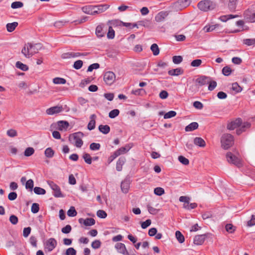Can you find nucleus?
I'll return each instance as SVG.
<instances>
[{
  "instance_id": "1",
  "label": "nucleus",
  "mask_w": 255,
  "mask_h": 255,
  "mask_svg": "<svg viewBox=\"0 0 255 255\" xmlns=\"http://www.w3.org/2000/svg\"><path fill=\"white\" fill-rule=\"evenodd\" d=\"M41 48V45L40 43L33 44L27 43L24 45V46L22 49L21 53L25 57L29 58L34 54L38 53Z\"/></svg>"
},
{
  "instance_id": "2",
  "label": "nucleus",
  "mask_w": 255,
  "mask_h": 255,
  "mask_svg": "<svg viewBox=\"0 0 255 255\" xmlns=\"http://www.w3.org/2000/svg\"><path fill=\"white\" fill-rule=\"evenodd\" d=\"M239 152L235 150L233 152L228 151L226 154V158L227 162L240 168L243 166V160L238 156Z\"/></svg>"
},
{
  "instance_id": "3",
  "label": "nucleus",
  "mask_w": 255,
  "mask_h": 255,
  "mask_svg": "<svg viewBox=\"0 0 255 255\" xmlns=\"http://www.w3.org/2000/svg\"><path fill=\"white\" fill-rule=\"evenodd\" d=\"M84 134L82 132L74 133L69 135V140L72 142L77 147L80 148L83 144L82 138Z\"/></svg>"
},
{
  "instance_id": "4",
  "label": "nucleus",
  "mask_w": 255,
  "mask_h": 255,
  "mask_svg": "<svg viewBox=\"0 0 255 255\" xmlns=\"http://www.w3.org/2000/svg\"><path fill=\"white\" fill-rule=\"evenodd\" d=\"M197 6L201 11H208L214 9L216 7V4L211 0H204L200 1Z\"/></svg>"
},
{
  "instance_id": "5",
  "label": "nucleus",
  "mask_w": 255,
  "mask_h": 255,
  "mask_svg": "<svg viewBox=\"0 0 255 255\" xmlns=\"http://www.w3.org/2000/svg\"><path fill=\"white\" fill-rule=\"evenodd\" d=\"M47 183L51 189L54 191L53 195L54 197L57 198L64 197L59 186L51 181H48Z\"/></svg>"
},
{
  "instance_id": "6",
  "label": "nucleus",
  "mask_w": 255,
  "mask_h": 255,
  "mask_svg": "<svg viewBox=\"0 0 255 255\" xmlns=\"http://www.w3.org/2000/svg\"><path fill=\"white\" fill-rule=\"evenodd\" d=\"M115 80L116 75L114 72L108 71L105 73L104 75V80L107 85H112L115 81Z\"/></svg>"
},
{
  "instance_id": "7",
  "label": "nucleus",
  "mask_w": 255,
  "mask_h": 255,
  "mask_svg": "<svg viewBox=\"0 0 255 255\" xmlns=\"http://www.w3.org/2000/svg\"><path fill=\"white\" fill-rule=\"evenodd\" d=\"M234 144V136L229 133L224 134V149H228Z\"/></svg>"
},
{
  "instance_id": "8",
  "label": "nucleus",
  "mask_w": 255,
  "mask_h": 255,
  "mask_svg": "<svg viewBox=\"0 0 255 255\" xmlns=\"http://www.w3.org/2000/svg\"><path fill=\"white\" fill-rule=\"evenodd\" d=\"M57 241L54 238L49 239L45 244V248L48 251L51 252L57 246Z\"/></svg>"
},
{
  "instance_id": "9",
  "label": "nucleus",
  "mask_w": 255,
  "mask_h": 255,
  "mask_svg": "<svg viewBox=\"0 0 255 255\" xmlns=\"http://www.w3.org/2000/svg\"><path fill=\"white\" fill-rule=\"evenodd\" d=\"M63 111V108L61 106H57L51 107L46 110V113L47 115H52L62 112Z\"/></svg>"
},
{
  "instance_id": "10",
  "label": "nucleus",
  "mask_w": 255,
  "mask_h": 255,
  "mask_svg": "<svg viewBox=\"0 0 255 255\" xmlns=\"http://www.w3.org/2000/svg\"><path fill=\"white\" fill-rule=\"evenodd\" d=\"M242 123V119L239 118L228 124L227 128L229 130H233L241 126Z\"/></svg>"
},
{
  "instance_id": "11",
  "label": "nucleus",
  "mask_w": 255,
  "mask_h": 255,
  "mask_svg": "<svg viewBox=\"0 0 255 255\" xmlns=\"http://www.w3.org/2000/svg\"><path fill=\"white\" fill-rule=\"evenodd\" d=\"M87 53H80V52H67L64 53L62 55L63 59H68L71 58H75L81 56H86Z\"/></svg>"
},
{
  "instance_id": "12",
  "label": "nucleus",
  "mask_w": 255,
  "mask_h": 255,
  "mask_svg": "<svg viewBox=\"0 0 255 255\" xmlns=\"http://www.w3.org/2000/svg\"><path fill=\"white\" fill-rule=\"evenodd\" d=\"M115 248L119 253L124 255H129L125 244L121 243H117L115 245Z\"/></svg>"
},
{
  "instance_id": "13",
  "label": "nucleus",
  "mask_w": 255,
  "mask_h": 255,
  "mask_svg": "<svg viewBox=\"0 0 255 255\" xmlns=\"http://www.w3.org/2000/svg\"><path fill=\"white\" fill-rule=\"evenodd\" d=\"M94 7H96V8L94 9V11H93L94 14L95 15L106 11L109 7V5L108 4H101L95 5L94 6Z\"/></svg>"
},
{
  "instance_id": "14",
  "label": "nucleus",
  "mask_w": 255,
  "mask_h": 255,
  "mask_svg": "<svg viewBox=\"0 0 255 255\" xmlns=\"http://www.w3.org/2000/svg\"><path fill=\"white\" fill-rule=\"evenodd\" d=\"M168 12L166 11H162L158 13L155 16V20L157 22L163 21L168 16Z\"/></svg>"
},
{
  "instance_id": "15",
  "label": "nucleus",
  "mask_w": 255,
  "mask_h": 255,
  "mask_svg": "<svg viewBox=\"0 0 255 255\" xmlns=\"http://www.w3.org/2000/svg\"><path fill=\"white\" fill-rule=\"evenodd\" d=\"M210 81V77L205 76H200L196 80V83H197L200 86L208 84Z\"/></svg>"
},
{
  "instance_id": "16",
  "label": "nucleus",
  "mask_w": 255,
  "mask_h": 255,
  "mask_svg": "<svg viewBox=\"0 0 255 255\" xmlns=\"http://www.w3.org/2000/svg\"><path fill=\"white\" fill-rule=\"evenodd\" d=\"M130 185V180L129 178H126L121 183V189L123 193H127L128 191Z\"/></svg>"
},
{
  "instance_id": "17",
  "label": "nucleus",
  "mask_w": 255,
  "mask_h": 255,
  "mask_svg": "<svg viewBox=\"0 0 255 255\" xmlns=\"http://www.w3.org/2000/svg\"><path fill=\"white\" fill-rule=\"evenodd\" d=\"M244 15L245 19L248 22H255V12L252 13L249 11H246L244 12Z\"/></svg>"
},
{
  "instance_id": "18",
  "label": "nucleus",
  "mask_w": 255,
  "mask_h": 255,
  "mask_svg": "<svg viewBox=\"0 0 255 255\" xmlns=\"http://www.w3.org/2000/svg\"><path fill=\"white\" fill-rule=\"evenodd\" d=\"M57 129L59 130L66 131L69 126V124L67 121H60L57 122Z\"/></svg>"
},
{
  "instance_id": "19",
  "label": "nucleus",
  "mask_w": 255,
  "mask_h": 255,
  "mask_svg": "<svg viewBox=\"0 0 255 255\" xmlns=\"http://www.w3.org/2000/svg\"><path fill=\"white\" fill-rule=\"evenodd\" d=\"M79 222L81 224H84L86 226H91L95 224V221L93 218H87L86 219L80 218L79 219Z\"/></svg>"
},
{
  "instance_id": "20",
  "label": "nucleus",
  "mask_w": 255,
  "mask_h": 255,
  "mask_svg": "<svg viewBox=\"0 0 255 255\" xmlns=\"http://www.w3.org/2000/svg\"><path fill=\"white\" fill-rule=\"evenodd\" d=\"M97 116L95 114H93L90 116V121L88 125L87 128L89 130H91L95 128L96 121L95 120Z\"/></svg>"
},
{
  "instance_id": "21",
  "label": "nucleus",
  "mask_w": 255,
  "mask_h": 255,
  "mask_svg": "<svg viewBox=\"0 0 255 255\" xmlns=\"http://www.w3.org/2000/svg\"><path fill=\"white\" fill-rule=\"evenodd\" d=\"M194 144L200 147H204L206 146L205 141L201 137H196L194 138Z\"/></svg>"
},
{
  "instance_id": "22",
  "label": "nucleus",
  "mask_w": 255,
  "mask_h": 255,
  "mask_svg": "<svg viewBox=\"0 0 255 255\" xmlns=\"http://www.w3.org/2000/svg\"><path fill=\"white\" fill-rule=\"evenodd\" d=\"M205 238V235L196 236L194 239V243L197 245H201L204 243Z\"/></svg>"
},
{
  "instance_id": "23",
  "label": "nucleus",
  "mask_w": 255,
  "mask_h": 255,
  "mask_svg": "<svg viewBox=\"0 0 255 255\" xmlns=\"http://www.w3.org/2000/svg\"><path fill=\"white\" fill-rule=\"evenodd\" d=\"M251 124L248 122L244 123L243 125L240 128L237 129L236 130V133L238 135L241 134L242 132L246 131L247 128H249L251 127Z\"/></svg>"
},
{
  "instance_id": "24",
  "label": "nucleus",
  "mask_w": 255,
  "mask_h": 255,
  "mask_svg": "<svg viewBox=\"0 0 255 255\" xmlns=\"http://www.w3.org/2000/svg\"><path fill=\"white\" fill-rule=\"evenodd\" d=\"M96 7H94V5H87L83 6L82 8V10L85 13L94 15L93 11H94V9Z\"/></svg>"
},
{
  "instance_id": "25",
  "label": "nucleus",
  "mask_w": 255,
  "mask_h": 255,
  "mask_svg": "<svg viewBox=\"0 0 255 255\" xmlns=\"http://www.w3.org/2000/svg\"><path fill=\"white\" fill-rule=\"evenodd\" d=\"M198 126L199 125L197 122H193L187 126L185 128V130L187 132L191 131L198 128Z\"/></svg>"
},
{
  "instance_id": "26",
  "label": "nucleus",
  "mask_w": 255,
  "mask_h": 255,
  "mask_svg": "<svg viewBox=\"0 0 255 255\" xmlns=\"http://www.w3.org/2000/svg\"><path fill=\"white\" fill-rule=\"evenodd\" d=\"M238 0H229L228 7L231 11L234 12L236 10Z\"/></svg>"
},
{
  "instance_id": "27",
  "label": "nucleus",
  "mask_w": 255,
  "mask_h": 255,
  "mask_svg": "<svg viewBox=\"0 0 255 255\" xmlns=\"http://www.w3.org/2000/svg\"><path fill=\"white\" fill-rule=\"evenodd\" d=\"M183 73V70L181 68H176L168 71V73L171 76H178Z\"/></svg>"
},
{
  "instance_id": "28",
  "label": "nucleus",
  "mask_w": 255,
  "mask_h": 255,
  "mask_svg": "<svg viewBox=\"0 0 255 255\" xmlns=\"http://www.w3.org/2000/svg\"><path fill=\"white\" fill-rule=\"evenodd\" d=\"M18 22H13L12 23H8L6 25V29L8 32H11L13 31L15 28L18 26Z\"/></svg>"
},
{
  "instance_id": "29",
  "label": "nucleus",
  "mask_w": 255,
  "mask_h": 255,
  "mask_svg": "<svg viewBox=\"0 0 255 255\" xmlns=\"http://www.w3.org/2000/svg\"><path fill=\"white\" fill-rule=\"evenodd\" d=\"M122 24V21L121 20H119L118 19H114L112 20H109L108 22V25L109 26H111L112 27L113 26L116 27V26H121Z\"/></svg>"
},
{
  "instance_id": "30",
  "label": "nucleus",
  "mask_w": 255,
  "mask_h": 255,
  "mask_svg": "<svg viewBox=\"0 0 255 255\" xmlns=\"http://www.w3.org/2000/svg\"><path fill=\"white\" fill-rule=\"evenodd\" d=\"M225 228L226 231L230 234L234 233L237 229L236 227L232 224H227L225 226Z\"/></svg>"
},
{
  "instance_id": "31",
  "label": "nucleus",
  "mask_w": 255,
  "mask_h": 255,
  "mask_svg": "<svg viewBox=\"0 0 255 255\" xmlns=\"http://www.w3.org/2000/svg\"><path fill=\"white\" fill-rule=\"evenodd\" d=\"M125 162V158L123 157L120 158L117 162L116 169L118 171H121L122 170V166Z\"/></svg>"
},
{
  "instance_id": "32",
  "label": "nucleus",
  "mask_w": 255,
  "mask_h": 255,
  "mask_svg": "<svg viewBox=\"0 0 255 255\" xmlns=\"http://www.w3.org/2000/svg\"><path fill=\"white\" fill-rule=\"evenodd\" d=\"M131 148V146L128 144L124 147H122L119 149L117 150L116 151L119 153V155L122 154L127 153Z\"/></svg>"
},
{
  "instance_id": "33",
  "label": "nucleus",
  "mask_w": 255,
  "mask_h": 255,
  "mask_svg": "<svg viewBox=\"0 0 255 255\" xmlns=\"http://www.w3.org/2000/svg\"><path fill=\"white\" fill-rule=\"evenodd\" d=\"M15 66L17 68H18L23 71H26L28 70V66L20 61H17L16 62Z\"/></svg>"
},
{
  "instance_id": "34",
  "label": "nucleus",
  "mask_w": 255,
  "mask_h": 255,
  "mask_svg": "<svg viewBox=\"0 0 255 255\" xmlns=\"http://www.w3.org/2000/svg\"><path fill=\"white\" fill-rule=\"evenodd\" d=\"M99 130L104 134H107L110 132V128L108 125H100Z\"/></svg>"
},
{
  "instance_id": "35",
  "label": "nucleus",
  "mask_w": 255,
  "mask_h": 255,
  "mask_svg": "<svg viewBox=\"0 0 255 255\" xmlns=\"http://www.w3.org/2000/svg\"><path fill=\"white\" fill-rule=\"evenodd\" d=\"M231 89L235 93L241 92L242 90V87L237 82L232 84Z\"/></svg>"
},
{
  "instance_id": "36",
  "label": "nucleus",
  "mask_w": 255,
  "mask_h": 255,
  "mask_svg": "<svg viewBox=\"0 0 255 255\" xmlns=\"http://www.w3.org/2000/svg\"><path fill=\"white\" fill-rule=\"evenodd\" d=\"M96 34L98 37H102L105 35L103 31V27L101 25H98L96 29Z\"/></svg>"
},
{
  "instance_id": "37",
  "label": "nucleus",
  "mask_w": 255,
  "mask_h": 255,
  "mask_svg": "<svg viewBox=\"0 0 255 255\" xmlns=\"http://www.w3.org/2000/svg\"><path fill=\"white\" fill-rule=\"evenodd\" d=\"M175 236L177 240L180 243H183L184 242V237L180 231H176L175 233Z\"/></svg>"
},
{
  "instance_id": "38",
  "label": "nucleus",
  "mask_w": 255,
  "mask_h": 255,
  "mask_svg": "<svg viewBox=\"0 0 255 255\" xmlns=\"http://www.w3.org/2000/svg\"><path fill=\"white\" fill-rule=\"evenodd\" d=\"M131 94L136 96H141L143 94H145L146 92L143 89H137L132 90Z\"/></svg>"
},
{
  "instance_id": "39",
  "label": "nucleus",
  "mask_w": 255,
  "mask_h": 255,
  "mask_svg": "<svg viewBox=\"0 0 255 255\" xmlns=\"http://www.w3.org/2000/svg\"><path fill=\"white\" fill-rule=\"evenodd\" d=\"M150 49L152 51L153 54L154 55H157L159 53V49L158 46L155 43H154L151 45L150 47Z\"/></svg>"
},
{
  "instance_id": "40",
  "label": "nucleus",
  "mask_w": 255,
  "mask_h": 255,
  "mask_svg": "<svg viewBox=\"0 0 255 255\" xmlns=\"http://www.w3.org/2000/svg\"><path fill=\"white\" fill-rule=\"evenodd\" d=\"M45 155L48 158H51L54 154V150L50 147L46 148L45 150Z\"/></svg>"
},
{
  "instance_id": "41",
  "label": "nucleus",
  "mask_w": 255,
  "mask_h": 255,
  "mask_svg": "<svg viewBox=\"0 0 255 255\" xmlns=\"http://www.w3.org/2000/svg\"><path fill=\"white\" fill-rule=\"evenodd\" d=\"M243 43L248 45L252 46L255 44V38H247L243 40Z\"/></svg>"
},
{
  "instance_id": "42",
  "label": "nucleus",
  "mask_w": 255,
  "mask_h": 255,
  "mask_svg": "<svg viewBox=\"0 0 255 255\" xmlns=\"http://www.w3.org/2000/svg\"><path fill=\"white\" fill-rule=\"evenodd\" d=\"M53 82L55 84H64L66 81L64 78L57 77L53 79Z\"/></svg>"
},
{
  "instance_id": "43",
  "label": "nucleus",
  "mask_w": 255,
  "mask_h": 255,
  "mask_svg": "<svg viewBox=\"0 0 255 255\" xmlns=\"http://www.w3.org/2000/svg\"><path fill=\"white\" fill-rule=\"evenodd\" d=\"M34 192L37 195H44L46 193V191L40 187H35L34 189Z\"/></svg>"
},
{
  "instance_id": "44",
  "label": "nucleus",
  "mask_w": 255,
  "mask_h": 255,
  "mask_svg": "<svg viewBox=\"0 0 255 255\" xmlns=\"http://www.w3.org/2000/svg\"><path fill=\"white\" fill-rule=\"evenodd\" d=\"M120 113V111L118 109H114L112 110L109 114V116L110 118L113 119L117 117Z\"/></svg>"
},
{
  "instance_id": "45",
  "label": "nucleus",
  "mask_w": 255,
  "mask_h": 255,
  "mask_svg": "<svg viewBox=\"0 0 255 255\" xmlns=\"http://www.w3.org/2000/svg\"><path fill=\"white\" fill-rule=\"evenodd\" d=\"M77 214V211L74 207H71L67 212V215L69 217H75Z\"/></svg>"
},
{
  "instance_id": "46",
  "label": "nucleus",
  "mask_w": 255,
  "mask_h": 255,
  "mask_svg": "<svg viewBox=\"0 0 255 255\" xmlns=\"http://www.w3.org/2000/svg\"><path fill=\"white\" fill-rule=\"evenodd\" d=\"M23 5V3L21 1H14L11 4L12 8L16 9L22 7Z\"/></svg>"
},
{
  "instance_id": "47",
  "label": "nucleus",
  "mask_w": 255,
  "mask_h": 255,
  "mask_svg": "<svg viewBox=\"0 0 255 255\" xmlns=\"http://www.w3.org/2000/svg\"><path fill=\"white\" fill-rule=\"evenodd\" d=\"M83 158L86 163L89 164H91L92 158L89 154L86 153H84L83 155Z\"/></svg>"
},
{
  "instance_id": "48",
  "label": "nucleus",
  "mask_w": 255,
  "mask_h": 255,
  "mask_svg": "<svg viewBox=\"0 0 255 255\" xmlns=\"http://www.w3.org/2000/svg\"><path fill=\"white\" fill-rule=\"evenodd\" d=\"M178 160L183 165H187L189 163V160L183 156H178Z\"/></svg>"
},
{
  "instance_id": "49",
  "label": "nucleus",
  "mask_w": 255,
  "mask_h": 255,
  "mask_svg": "<svg viewBox=\"0 0 255 255\" xmlns=\"http://www.w3.org/2000/svg\"><path fill=\"white\" fill-rule=\"evenodd\" d=\"M197 206V204L195 203L184 204L183 207L187 210H191L195 208Z\"/></svg>"
},
{
  "instance_id": "50",
  "label": "nucleus",
  "mask_w": 255,
  "mask_h": 255,
  "mask_svg": "<svg viewBox=\"0 0 255 255\" xmlns=\"http://www.w3.org/2000/svg\"><path fill=\"white\" fill-rule=\"evenodd\" d=\"M115 37V31L113 27L109 26V30L107 33V37L109 39H113Z\"/></svg>"
},
{
  "instance_id": "51",
  "label": "nucleus",
  "mask_w": 255,
  "mask_h": 255,
  "mask_svg": "<svg viewBox=\"0 0 255 255\" xmlns=\"http://www.w3.org/2000/svg\"><path fill=\"white\" fill-rule=\"evenodd\" d=\"M154 193L158 196H161L164 193V190L161 187H156L154 190Z\"/></svg>"
},
{
  "instance_id": "52",
  "label": "nucleus",
  "mask_w": 255,
  "mask_h": 255,
  "mask_svg": "<svg viewBox=\"0 0 255 255\" xmlns=\"http://www.w3.org/2000/svg\"><path fill=\"white\" fill-rule=\"evenodd\" d=\"M176 115V113L175 111H170L166 113L164 115V118L165 119H169V118H171L175 117Z\"/></svg>"
},
{
  "instance_id": "53",
  "label": "nucleus",
  "mask_w": 255,
  "mask_h": 255,
  "mask_svg": "<svg viewBox=\"0 0 255 255\" xmlns=\"http://www.w3.org/2000/svg\"><path fill=\"white\" fill-rule=\"evenodd\" d=\"M83 61L80 60H77L73 64V68L75 69H80L83 66Z\"/></svg>"
},
{
  "instance_id": "54",
  "label": "nucleus",
  "mask_w": 255,
  "mask_h": 255,
  "mask_svg": "<svg viewBox=\"0 0 255 255\" xmlns=\"http://www.w3.org/2000/svg\"><path fill=\"white\" fill-rule=\"evenodd\" d=\"M182 60L183 58L181 56H174L172 58L173 62L176 64L180 63Z\"/></svg>"
},
{
  "instance_id": "55",
  "label": "nucleus",
  "mask_w": 255,
  "mask_h": 255,
  "mask_svg": "<svg viewBox=\"0 0 255 255\" xmlns=\"http://www.w3.org/2000/svg\"><path fill=\"white\" fill-rule=\"evenodd\" d=\"M34 150L32 147H28L24 151L25 156H30L34 153Z\"/></svg>"
},
{
  "instance_id": "56",
  "label": "nucleus",
  "mask_w": 255,
  "mask_h": 255,
  "mask_svg": "<svg viewBox=\"0 0 255 255\" xmlns=\"http://www.w3.org/2000/svg\"><path fill=\"white\" fill-rule=\"evenodd\" d=\"M147 208L149 213L152 215H155L158 213V210L150 205H147Z\"/></svg>"
},
{
  "instance_id": "57",
  "label": "nucleus",
  "mask_w": 255,
  "mask_h": 255,
  "mask_svg": "<svg viewBox=\"0 0 255 255\" xmlns=\"http://www.w3.org/2000/svg\"><path fill=\"white\" fill-rule=\"evenodd\" d=\"M34 186L33 181L32 179H29L27 181L25 184V188L32 191Z\"/></svg>"
},
{
  "instance_id": "58",
  "label": "nucleus",
  "mask_w": 255,
  "mask_h": 255,
  "mask_svg": "<svg viewBox=\"0 0 255 255\" xmlns=\"http://www.w3.org/2000/svg\"><path fill=\"white\" fill-rule=\"evenodd\" d=\"M39 210V204L37 203H33L31 206V212L34 213H37Z\"/></svg>"
},
{
  "instance_id": "59",
  "label": "nucleus",
  "mask_w": 255,
  "mask_h": 255,
  "mask_svg": "<svg viewBox=\"0 0 255 255\" xmlns=\"http://www.w3.org/2000/svg\"><path fill=\"white\" fill-rule=\"evenodd\" d=\"M208 90L209 91H213L215 87L217 86V83L216 82L214 81H212L211 79L210 78V81L208 83Z\"/></svg>"
},
{
  "instance_id": "60",
  "label": "nucleus",
  "mask_w": 255,
  "mask_h": 255,
  "mask_svg": "<svg viewBox=\"0 0 255 255\" xmlns=\"http://www.w3.org/2000/svg\"><path fill=\"white\" fill-rule=\"evenodd\" d=\"M100 67V65L98 63H94L90 65L87 69L88 72H92L94 69H98Z\"/></svg>"
},
{
  "instance_id": "61",
  "label": "nucleus",
  "mask_w": 255,
  "mask_h": 255,
  "mask_svg": "<svg viewBox=\"0 0 255 255\" xmlns=\"http://www.w3.org/2000/svg\"><path fill=\"white\" fill-rule=\"evenodd\" d=\"M101 243L99 240H95L91 244L92 247L94 249H99L101 247Z\"/></svg>"
},
{
  "instance_id": "62",
  "label": "nucleus",
  "mask_w": 255,
  "mask_h": 255,
  "mask_svg": "<svg viewBox=\"0 0 255 255\" xmlns=\"http://www.w3.org/2000/svg\"><path fill=\"white\" fill-rule=\"evenodd\" d=\"M97 215L99 218H105L107 217V214L105 211L102 210H99L97 211Z\"/></svg>"
},
{
  "instance_id": "63",
  "label": "nucleus",
  "mask_w": 255,
  "mask_h": 255,
  "mask_svg": "<svg viewBox=\"0 0 255 255\" xmlns=\"http://www.w3.org/2000/svg\"><path fill=\"white\" fill-rule=\"evenodd\" d=\"M100 144L97 143H92L90 145V149L92 150H97L100 148Z\"/></svg>"
},
{
  "instance_id": "64",
  "label": "nucleus",
  "mask_w": 255,
  "mask_h": 255,
  "mask_svg": "<svg viewBox=\"0 0 255 255\" xmlns=\"http://www.w3.org/2000/svg\"><path fill=\"white\" fill-rule=\"evenodd\" d=\"M76 251L73 248H69L66 251V255H76Z\"/></svg>"
}]
</instances>
